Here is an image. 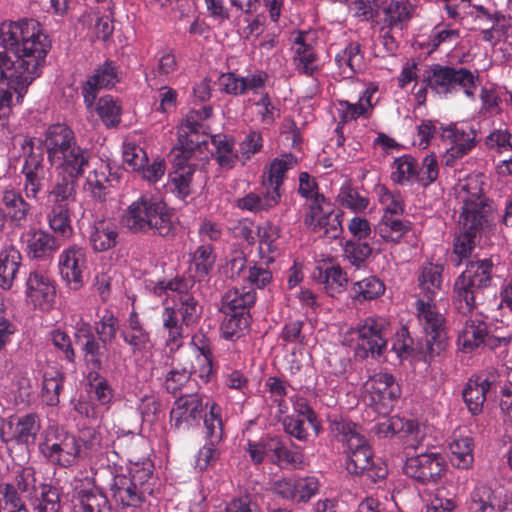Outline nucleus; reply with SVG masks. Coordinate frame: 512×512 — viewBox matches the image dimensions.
Masks as SVG:
<instances>
[{
	"mask_svg": "<svg viewBox=\"0 0 512 512\" xmlns=\"http://www.w3.org/2000/svg\"><path fill=\"white\" fill-rule=\"evenodd\" d=\"M119 328L118 318L112 312L106 311L95 324V332L98 335V340L103 344V348H106L107 344L112 343L116 339Z\"/></svg>",
	"mask_w": 512,
	"mask_h": 512,
	"instance_id": "55",
	"label": "nucleus"
},
{
	"mask_svg": "<svg viewBox=\"0 0 512 512\" xmlns=\"http://www.w3.org/2000/svg\"><path fill=\"white\" fill-rule=\"evenodd\" d=\"M342 212L334 210L327 200L322 204L309 206L304 215V224L315 233H322L328 239H337L343 233Z\"/></svg>",
	"mask_w": 512,
	"mask_h": 512,
	"instance_id": "13",
	"label": "nucleus"
},
{
	"mask_svg": "<svg viewBox=\"0 0 512 512\" xmlns=\"http://www.w3.org/2000/svg\"><path fill=\"white\" fill-rule=\"evenodd\" d=\"M393 166L395 171L392 179L403 184L405 182H417V161L410 155H404L395 159Z\"/></svg>",
	"mask_w": 512,
	"mask_h": 512,
	"instance_id": "53",
	"label": "nucleus"
},
{
	"mask_svg": "<svg viewBox=\"0 0 512 512\" xmlns=\"http://www.w3.org/2000/svg\"><path fill=\"white\" fill-rule=\"evenodd\" d=\"M0 119L23 101L28 87L40 76L51 48L49 36L35 19L5 21L0 25Z\"/></svg>",
	"mask_w": 512,
	"mask_h": 512,
	"instance_id": "1",
	"label": "nucleus"
},
{
	"mask_svg": "<svg viewBox=\"0 0 512 512\" xmlns=\"http://www.w3.org/2000/svg\"><path fill=\"white\" fill-rule=\"evenodd\" d=\"M41 429L39 416L35 413H28L20 416L14 427L10 441L25 445L27 448L33 446Z\"/></svg>",
	"mask_w": 512,
	"mask_h": 512,
	"instance_id": "32",
	"label": "nucleus"
},
{
	"mask_svg": "<svg viewBox=\"0 0 512 512\" xmlns=\"http://www.w3.org/2000/svg\"><path fill=\"white\" fill-rule=\"evenodd\" d=\"M78 178L70 174L60 173L49 190V198L53 205L66 204L74 200L76 195V180Z\"/></svg>",
	"mask_w": 512,
	"mask_h": 512,
	"instance_id": "42",
	"label": "nucleus"
},
{
	"mask_svg": "<svg viewBox=\"0 0 512 512\" xmlns=\"http://www.w3.org/2000/svg\"><path fill=\"white\" fill-rule=\"evenodd\" d=\"M441 284V266L428 264L422 267L418 276V286L421 297L416 302V310L419 322L425 333V348H422V350L426 352L430 358L444 351L448 341L445 319L443 315L437 311L435 305L431 304L441 290Z\"/></svg>",
	"mask_w": 512,
	"mask_h": 512,
	"instance_id": "2",
	"label": "nucleus"
},
{
	"mask_svg": "<svg viewBox=\"0 0 512 512\" xmlns=\"http://www.w3.org/2000/svg\"><path fill=\"white\" fill-rule=\"evenodd\" d=\"M345 258L356 267H360L372 254V247L362 240H347L343 246Z\"/></svg>",
	"mask_w": 512,
	"mask_h": 512,
	"instance_id": "57",
	"label": "nucleus"
},
{
	"mask_svg": "<svg viewBox=\"0 0 512 512\" xmlns=\"http://www.w3.org/2000/svg\"><path fill=\"white\" fill-rule=\"evenodd\" d=\"M352 290L358 300H373L384 294L385 285L376 276H369L355 282Z\"/></svg>",
	"mask_w": 512,
	"mask_h": 512,
	"instance_id": "50",
	"label": "nucleus"
},
{
	"mask_svg": "<svg viewBox=\"0 0 512 512\" xmlns=\"http://www.w3.org/2000/svg\"><path fill=\"white\" fill-rule=\"evenodd\" d=\"M48 221L50 228L58 235L57 238L67 239L72 235L69 208L66 204L53 205Z\"/></svg>",
	"mask_w": 512,
	"mask_h": 512,
	"instance_id": "45",
	"label": "nucleus"
},
{
	"mask_svg": "<svg viewBox=\"0 0 512 512\" xmlns=\"http://www.w3.org/2000/svg\"><path fill=\"white\" fill-rule=\"evenodd\" d=\"M79 512H109L110 503L107 496L97 488L93 492L74 501Z\"/></svg>",
	"mask_w": 512,
	"mask_h": 512,
	"instance_id": "51",
	"label": "nucleus"
},
{
	"mask_svg": "<svg viewBox=\"0 0 512 512\" xmlns=\"http://www.w3.org/2000/svg\"><path fill=\"white\" fill-rule=\"evenodd\" d=\"M268 451H271V461L280 468L298 469L304 463L302 448L291 443L288 446L278 437L270 438Z\"/></svg>",
	"mask_w": 512,
	"mask_h": 512,
	"instance_id": "23",
	"label": "nucleus"
},
{
	"mask_svg": "<svg viewBox=\"0 0 512 512\" xmlns=\"http://www.w3.org/2000/svg\"><path fill=\"white\" fill-rule=\"evenodd\" d=\"M26 297L35 307L48 309L55 300L56 290L51 279L42 272L33 271L26 280Z\"/></svg>",
	"mask_w": 512,
	"mask_h": 512,
	"instance_id": "20",
	"label": "nucleus"
},
{
	"mask_svg": "<svg viewBox=\"0 0 512 512\" xmlns=\"http://www.w3.org/2000/svg\"><path fill=\"white\" fill-rule=\"evenodd\" d=\"M494 263L491 259L469 261L466 269L456 278L453 300L456 309L467 314L473 311L484 291L492 284Z\"/></svg>",
	"mask_w": 512,
	"mask_h": 512,
	"instance_id": "5",
	"label": "nucleus"
},
{
	"mask_svg": "<svg viewBox=\"0 0 512 512\" xmlns=\"http://www.w3.org/2000/svg\"><path fill=\"white\" fill-rule=\"evenodd\" d=\"M212 115V108L203 106L198 110H191L186 115L185 122L179 128L178 143L171 151V157L184 158L189 162L196 150H201L208 144V135L201 132L202 121Z\"/></svg>",
	"mask_w": 512,
	"mask_h": 512,
	"instance_id": "10",
	"label": "nucleus"
},
{
	"mask_svg": "<svg viewBox=\"0 0 512 512\" xmlns=\"http://www.w3.org/2000/svg\"><path fill=\"white\" fill-rule=\"evenodd\" d=\"M75 340L76 343L81 346L84 362L86 366L91 369L90 372L99 373L103 368L104 350H106L107 347L103 348V344L96 338L89 327L80 329L79 332L75 334Z\"/></svg>",
	"mask_w": 512,
	"mask_h": 512,
	"instance_id": "22",
	"label": "nucleus"
},
{
	"mask_svg": "<svg viewBox=\"0 0 512 512\" xmlns=\"http://www.w3.org/2000/svg\"><path fill=\"white\" fill-rule=\"evenodd\" d=\"M62 245L61 239L42 229L27 234L26 251L33 259H47Z\"/></svg>",
	"mask_w": 512,
	"mask_h": 512,
	"instance_id": "24",
	"label": "nucleus"
},
{
	"mask_svg": "<svg viewBox=\"0 0 512 512\" xmlns=\"http://www.w3.org/2000/svg\"><path fill=\"white\" fill-rule=\"evenodd\" d=\"M173 306H167L162 313L163 327L167 330V345L181 346L184 327L195 324L201 316V307L188 291L176 295Z\"/></svg>",
	"mask_w": 512,
	"mask_h": 512,
	"instance_id": "8",
	"label": "nucleus"
},
{
	"mask_svg": "<svg viewBox=\"0 0 512 512\" xmlns=\"http://www.w3.org/2000/svg\"><path fill=\"white\" fill-rule=\"evenodd\" d=\"M21 254L18 250L11 248L0 253V286L3 289H10L19 271Z\"/></svg>",
	"mask_w": 512,
	"mask_h": 512,
	"instance_id": "43",
	"label": "nucleus"
},
{
	"mask_svg": "<svg viewBox=\"0 0 512 512\" xmlns=\"http://www.w3.org/2000/svg\"><path fill=\"white\" fill-rule=\"evenodd\" d=\"M255 300L256 293L253 290H247L245 287L230 289L222 297L221 311L223 313H249Z\"/></svg>",
	"mask_w": 512,
	"mask_h": 512,
	"instance_id": "35",
	"label": "nucleus"
},
{
	"mask_svg": "<svg viewBox=\"0 0 512 512\" xmlns=\"http://www.w3.org/2000/svg\"><path fill=\"white\" fill-rule=\"evenodd\" d=\"M153 463L150 460L132 463L129 473L117 474L110 485L112 499L122 509L139 508L153 491L150 480Z\"/></svg>",
	"mask_w": 512,
	"mask_h": 512,
	"instance_id": "6",
	"label": "nucleus"
},
{
	"mask_svg": "<svg viewBox=\"0 0 512 512\" xmlns=\"http://www.w3.org/2000/svg\"><path fill=\"white\" fill-rule=\"evenodd\" d=\"M298 193L300 196L310 201L308 207L327 201L325 196L318 192V184L308 172H301L299 175Z\"/></svg>",
	"mask_w": 512,
	"mask_h": 512,
	"instance_id": "60",
	"label": "nucleus"
},
{
	"mask_svg": "<svg viewBox=\"0 0 512 512\" xmlns=\"http://www.w3.org/2000/svg\"><path fill=\"white\" fill-rule=\"evenodd\" d=\"M196 371L192 370V368H174L170 370L164 381L165 390L173 395L177 393H181L182 387L187 384L193 373Z\"/></svg>",
	"mask_w": 512,
	"mask_h": 512,
	"instance_id": "62",
	"label": "nucleus"
},
{
	"mask_svg": "<svg viewBox=\"0 0 512 512\" xmlns=\"http://www.w3.org/2000/svg\"><path fill=\"white\" fill-rule=\"evenodd\" d=\"M492 385L493 381L481 376L470 378L466 383L462 396L468 410L473 415H478L482 412L486 395L489 393Z\"/></svg>",
	"mask_w": 512,
	"mask_h": 512,
	"instance_id": "27",
	"label": "nucleus"
},
{
	"mask_svg": "<svg viewBox=\"0 0 512 512\" xmlns=\"http://www.w3.org/2000/svg\"><path fill=\"white\" fill-rule=\"evenodd\" d=\"M357 353L361 357L377 358L383 355L387 341L383 324L374 318L365 319L357 327Z\"/></svg>",
	"mask_w": 512,
	"mask_h": 512,
	"instance_id": "15",
	"label": "nucleus"
},
{
	"mask_svg": "<svg viewBox=\"0 0 512 512\" xmlns=\"http://www.w3.org/2000/svg\"><path fill=\"white\" fill-rule=\"evenodd\" d=\"M60 274L68 285L78 290L83 284V271L86 268L85 248L72 245L65 249L59 257Z\"/></svg>",
	"mask_w": 512,
	"mask_h": 512,
	"instance_id": "18",
	"label": "nucleus"
},
{
	"mask_svg": "<svg viewBox=\"0 0 512 512\" xmlns=\"http://www.w3.org/2000/svg\"><path fill=\"white\" fill-rule=\"evenodd\" d=\"M10 484L14 489H17L21 493H26L31 496L32 492H36V476L33 467H20L13 475L11 482H5Z\"/></svg>",
	"mask_w": 512,
	"mask_h": 512,
	"instance_id": "58",
	"label": "nucleus"
},
{
	"mask_svg": "<svg viewBox=\"0 0 512 512\" xmlns=\"http://www.w3.org/2000/svg\"><path fill=\"white\" fill-rule=\"evenodd\" d=\"M314 278L325 284L327 289L330 288L334 291H340L348 281L346 273L343 272L340 266H331L325 269L319 267L314 272Z\"/></svg>",
	"mask_w": 512,
	"mask_h": 512,
	"instance_id": "56",
	"label": "nucleus"
},
{
	"mask_svg": "<svg viewBox=\"0 0 512 512\" xmlns=\"http://www.w3.org/2000/svg\"><path fill=\"white\" fill-rule=\"evenodd\" d=\"M203 414V400L199 394L181 395L170 412L171 426L177 430H188L199 423Z\"/></svg>",
	"mask_w": 512,
	"mask_h": 512,
	"instance_id": "16",
	"label": "nucleus"
},
{
	"mask_svg": "<svg viewBox=\"0 0 512 512\" xmlns=\"http://www.w3.org/2000/svg\"><path fill=\"white\" fill-rule=\"evenodd\" d=\"M211 142L216 149V160L222 168L231 169L234 167L238 156L233 153L234 142L225 135H215Z\"/></svg>",
	"mask_w": 512,
	"mask_h": 512,
	"instance_id": "49",
	"label": "nucleus"
},
{
	"mask_svg": "<svg viewBox=\"0 0 512 512\" xmlns=\"http://www.w3.org/2000/svg\"><path fill=\"white\" fill-rule=\"evenodd\" d=\"M121 224L133 234L156 235L167 238L175 226L167 204L158 196L143 194L123 212Z\"/></svg>",
	"mask_w": 512,
	"mask_h": 512,
	"instance_id": "3",
	"label": "nucleus"
},
{
	"mask_svg": "<svg viewBox=\"0 0 512 512\" xmlns=\"http://www.w3.org/2000/svg\"><path fill=\"white\" fill-rule=\"evenodd\" d=\"M45 457L63 467L73 465L79 455L80 445L75 436L68 433L57 434L55 441L50 437L40 445Z\"/></svg>",
	"mask_w": 512,
	"mask_h": 512,
	"instance_id": "17",
	"label": "nucleus"
},
{
	"mask_svg": "<svg viewBox=\"0 0 512 512\" xmlns=\"http://www.w3.org/2000/svg\"><path fill=\"white\" fill-rule=\"evenodd\" d=\"M172 171L169 174L173 192L177 197L185 200L191 194V182L195 172V165L184 161V158L172 157Z\"/></svg>",
	"mask_w": 512,
	"mask_h": 512,
	"instance_id": "30",
	"label": "nucleus"
},
{
	"mask_svg": "<svg viewBox=\"0 0 512 512\" xmlns=\"http://www.w3.org/2000/svg\"><path fill=\"white\" fill-rule=\"evenodd\" d=\"M280 198V192L276 191L250 192L237 200V206L251 212L268 211L279 203Z\"/></svg>",
	"mask_w": 512,
	"mask_h": 512,
	"instance_id": "39",
	"label": "nucleus"
},
{
	"mask_svg": "<svg viewBox=\"0 0 512 512\" xmlns=\"http://www.w3.org/2000/svg\"><path fill=\"white\" fill-rule=\"evenodd\" d=\"M331 431L347 446V472L351 475L366 472L372 464L373 451L362 435L361 427L344 418H336L331 422Z\"/></svg>",
	"mask_w": 512,
	"mask_h": 512,
	"instance_id": "7",
	"label": "nucleus"
},
{
	"mask_svg": "<svg viewBox=\"0 0 512 512\" xmlns=\"http://www.w3.org/2000/svg\"><path fill=\"white\" fill-rule=\"evenodd\" d=\"M494 491L485 484L475 486L468 502L469 512H496Z\"/></svg>",
	"mask_w": 512,
	"mask_h": 512,
	"instance_id": "44",
	"label": "nucleus"
},
{
	"mask_svg": "<svg viewBox=\"0 0 512 512\" xmlns=\"http://www.w3.org/2000/svg\"><path fill=\"white\" fill-rule=\"evenodd\" d=\"M439 175V166L436 157L431 154L427 155L421 166L417 165V183L426 188L435 182Z\"/></svg>",
	"mask_w": 512,
	"mask_h": 512,
	"instance_id": "63",
	"label": "nucleus"
},
{
	"mask_svg": "<svg viewBox=\"0 0 512 512\" xmlns=\"http://www.w3.org/2000/svg\"><path fill=\"white\" fill-rule=\"evenodd\" d=\"M369 395L370 405L379 414H388L401 396L400 385L392 374L378 372L370 376L364 384Z\"/></svg>",
	"mask_w": 512,
	"mask_h": 512,
	"instance_id": "11",
	"label": "nucleus"
},
{
	"mask_svg": "<svg viewBox=\"0 0 512 512\" xmlns=\"http://www.w3.org/2000/svg\"><path fill=\"white\" fill-rule=\"evenodd\" d=\"M121 337L134 353L141 352L152 345L150 332L144 327L135 311H132L124 322Z\"/></svg>",
	"mask_w": 512,
	"mask_h": 512,
	"instance_id": "25",
	"label": "nucleus"
},
{
	"mask_svg": "<svg viewBox=\"0 0 512 512\" xmlns=\"http://www.w3.org/2000/svg\"><path fill=\"white\" fill-rule=\"evenodd\" d=\"M445 470L444 458L439 453H420L408 457L403 466L406 476L423 485L438 483Z\"/></svg>",
	"mask_w": 512,
	"mask_h": 512,
	"instance_id": "12",
	"label": "nucleus"
},
{
	"mask_svg": "<svg viewBox=\"0 0 512 512\" xmlns=\"http://www.w3.org/2000/svg\"><path fill=\"white\" fill-rule=\"evenodd\" d=\"M1 202L5 210L4 216L9 219L10 223L15 227H24L31 206L22 195L14 189H7L2 193Z\"/></svg>",
	"mask_w": 512,
	"mask_h": 512,
	"instance_id": "28",
	"label": "nucleus"
},
{
	"mask_svg": "<svg viewBox=\"0 0 512 512\" xmlns=\"http://www.w3.org/2000/svg\"><path fill=\"white\" fill-rule=\"evenodd\" d=\"M488 324L480 318L466 319L459 332L458 341L465 350H474L482 346L488 332Z\"/></svg>",
	"mask_w": 512,
	"mask_h": 512,
	"instance_id": "34",
	"label": "nucleus"
},
{
	"mask_svg": "<svg viewBox=\"0 0 512 512\" xmlns=\"http://www.w3.org/2000/svg\"><path fill=\"white\" fill-rule=\"evenodd\" d=\"M43 143L51 164H56L73 145L77 144L73 130L60 123L48 127Z\"/></svg>",
	"mask_w": 512,
	"mask_h": 512,
	"instance_id": "19",
	"label": "nucleus"
},
{
	"mask_svg": "<svg viewBox=\"0 0 512 512\" xmlns=\"http://www.w3.org/2000/svg\"><path fill=\"white\" fill-rule=\"evenodd\" d=\"M40 493L29 497L35 512H60L61 498L59 490L50 484H41Z\"/></svg>",
	"mask_w": 512,
	"mask_h": 512,
	"instance_id": "40",
	"label": "nucleus"
},
{
	"mask_svg": "<svg viewBox=\"0 0 512 512\" xmlns=\"http://www.w3.org/2000/svg\"><path fill=\"white\" fill-rule=\"evenodd\" d=\"M319 491V481L313 476L295 479V502L306 503Z\"/></svg>",
	"mask_w": 512,
	"mask_h": 512,
	"instance_id": "64",
	"label": "nucleus"
},
{
	"mask_svg": "<svg viewBox=\"0 0 512 512\" xmlns=\"http://www.w3.org/2000/svg\"><path fill=\"white\" fill-rule=\"evenodd\" d=\"M409 230L410 223L408 221H402L391 214H384L374 228V232L384 241L393 243H399Z\"/></svg>",
	"mask_w": 512,
	"mask_h": 512,
	"instance_id": "37",
	"label": "nucleus"
},
{
	"mask_svg": "<svg viewBox=\"0 0 512 512\" xmlns=\"http://www.w3.org/2000/svg\"><path fill=\"white\" fill-rule=\"evenodd\" d=\"M478 76L466 68H453L434 64L424 73L423 82L438 94H448L456 87L461 88L468 97H473Z\"/></svg>",
	"mask_w": 512,
	"mask_h": 512,
	"instance_id": "9",
	"label": "nucleus"
},
{
	"mask_svg": "<svg viewBox=\"0 0 512 512\" xmlns=\"http://www.w3.org/2000/svg\"><path fill=\"white\" fill-rule=\"evenodd\" d=\"M493 201L486 198L481 189L463 200L459 217L460 232L454 237L453 251L462 259L469 258L485 223L493 220Z\"/></svg>",
	"mask_w": 512,
	"mask_h": 512,
	"instance_id": "4",
	"label": "nucleus"
},
{
	"mask_svg": "<svg viewBox=\"0 0 512 512\" xmlns=\"http://www.w3.org/2000/svg\"><path fill=\"white\" fill-rule=\"evenodd\" d=\"M118 182L119 176L116 172H111L109 164L101 163L98 168L88 175L86 185L95 199L105 201L109 188Z\"/></svg>",
	"mask_w": 512,
	"mask_h": 512,
	"instance_id": "29",
	"label": "nucleus"
},
{
	"mask_svg": "<svg viewBox=\"0 0 512 512\" xmlns=\"http://www.w3.org/2000/svg\"><path fill=\"white\" fill-rule=\"evenodd\" d=\"M413 5L408 0H391L382 6L383 22L389 30H402L412 18Z\"/></svg>",
	"mask_w": 512,
	"mask_h": 512,
	"instance_id": "31",
	"label": "nucleus"
},
{
	"mask_svg": "<svg viewBox=\"0 0 512 512\" xmlns=\"http://www.w3.org/2000/svg\"><path fill=\"white\" fill-rule=\"evenodd\" d=\"M225 318L221 323V332L225 339L240 337L250 324V313H224Z\"/></svg>",
	"mask_w": 512,
	"mask_h": 512,
	"instance_id": "47",
	"label": "nucleus"
},
{
	"mask_svg": "<svg viewBox=\"0 0 512 512\" xmlns=\"http://www.w3.org/2000/svg\"><path fill=\"white\" fill-rule=\"evenodd\" d=\"M216 261V255L213 247L209 244L199 246L192 256V264L195 267L196 277L199 280L204 279L212 271Z\"/></svg>",
	"mask_w": 512,
	"mask_h": 512,
	"instance_id": "46",
	"label": "nucleus"
},
{
	"mask_svg": "<svg viewBox=\"0 0 512 512\" xmlns=\"http://www.w3.org/2000/svg\"><path fill=\"white\" fill-rule=\"evenodd\" d=\"M12 485L0 484V509L6 512H29L25 501Z\"/></svg>",
	"mask_w": 512,
	"mask_h": 512,
	"instance_id": "52",
	"label": "nucleus"
},
{
	"mask_svg": "<svg viewBox=\"0 0 512 512\" xmlns=\"http://www.w3.org/2000/svg\"><path fill=\"white\" fill-rule=\"evenodd\" d=\"M451 461L461 469L469 468L473 463V441L469 437L454 440L450 444Z\"/></svg>",
	"mask_w": 512,
	"mask_h": 512,
	"instance_id": "48",
	"label": "nucleus"
},
{
	"mask_svg": "<svg viewBox=\"0 0 512 512\" xmlns=\"http://www.w3.org/2000/svg\"><path fill=\"white\" fill-rule=\"evenodd\" d=\"M335 62L345 77H352L354 74L365 68L364 55L359 42H349L346 47L336 54Z\"/></svg>",
	"mask_w": 512,
	"mask_h": 512,
	"instance_id": "33",
	"label": "nucleus"
},
{
	"mask_svg": "<svg viewBox=\"0 0 512 512\" xmlns=\"http://www.w3.org/2000/svg\"><path fill=\"white\" fill-rule=\"evenodd\" d=\"M297 159L292 154H285L281 158H275L268 169L267 176H264L263 184L271 187V191L279 192L286 172L293 168ZM266 175V172L264 173Z\"/></svg>",
	"mask_w": 512,
	"mask_h": 512,
	"instance_id": "41",
	"label": "nucleus"
},
{
	"mask_svg": "<svg viewBox=\"0 0 512 512\" xmlns=\"http://www.w3.org/2000/svg\"><path fill=\"white\" fill-rule=\"evenodd\" d=\"M64 375L60 372L45 373L42 385V398L49 406L59 403V395L63 389Z\"/></svg>",
	"mask_w": 512,
	"mask_h": 512,
	"instance_id": "54",
	"label": "nucleus"
},
{
	"mask_svg": "<svg viewBox=\"0 0 512 512\" xmlns=\"http://www.w3.org/2000/svg\"><path fill=\"white\" fill-rule=\"evenodd\" d=\"M96 112L107 127H115L120 123V107L111 96L98 100Z\"/></svg>",
	"mask_w": 512,
	"mask_h": 512,
	"instance_id": "59",
	"label": "nucleus"
},
{
	"mask_svg": "<svg viewBox=\"0 0 512 512\" xmlns=\"http://www.w3.org/2000/svg\"><path fill=\"white\" fill-rule=\"evenodd\" d=\"M440 137L450 143V147L467 154L475 146V131L472 128L468 130L458 127L456 124H450L447 127H440Z\"/></svg>",
	"mask_w": 512,
	"mask_h": 512,
	"instance_id": "38",
	"label": "nucleus"
},
{
	"mask_svg": "<svg viewBox=\"0 0 512 512\" xmlns=\"http://www.w3.org/2000/svg\"><path fill=\"white\" fill-rule=\"evenodd\" d=\"M379 0H353L348 4L349 12L359 21L368 22L378 16Z\"/></svg>",
	"mask_w": 512,
	"mask_h": 512,
	"instance_id": "61",
	"label": "nucleus"
},
{
	"mask_svg": "<svg viewBox=\"0 0 512 512\" xmlns=\"http://www.w3.org/2000/svg\"><path fill=\"white\" fill-rule=\"evenodd\" d=\"M88 242L95 252H105L114 248L119 240V227L109 218L95 220L88 229Z\"/></svg>",
	"mask_w": 512,
	"mask_h": 512,
	"instance_id": "21",
	"label": "nucleus"
},
{
	"mask_svg": "<svg viewBox=\"0 0 512 512\" xmlns=\"http://www.w3.org/2000/svg\"><path fill=\"white\" fill-rule=\"evenodd\" d=\"M116 77L114 67L110 63H105L87 79L82 88V94L88 109L92 108L98 91L113 86L116 82Z\"/></svg>",
	"mask_w": 512,
	"mask_h": 512,
	"instance_id": "26",
	"label": "nucleus"
},
{
	"mask_svg": "<svg viewBox=\"0 0 512 512\" xmlns=\"http://www.w3.org/2000/svg\"><path fill=\"white\" fill-rule=\"evenodd\" d=\"M90 157L91 153L88 149L82 148L76 144L73 145L56 164L61 166L65 173L79 178L83 175L85 168L88 166Z\"/></svg>",
	"mask_w": 512,
	"mask_h": 512,
	"instance_id": "36",
	"label": "nucleus"
},
{
	"mask_svg": "<svg viewBox=\"0 0 512 512\" xmlns=\"http://www.w3.org/2000/svg\"><path fill=\"white\" fill-rule=\"evenodd\" d=\"M22 149L27 156L22 168L24 175V191L28 198L37 199L38 193L42 190L46 178L47 169L44 164V156L40 147L38 152L34 150V139L26 138Z\"/></svg>",
	"mask_w": 512,
	"mask_h": 512,
	"instance_id": "14",
	"label": "nucleus"
}]
</instances>
